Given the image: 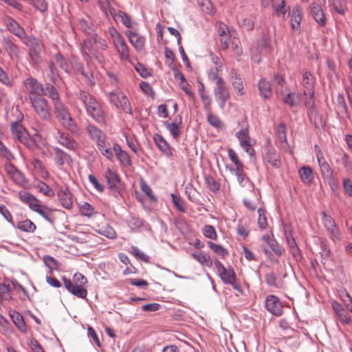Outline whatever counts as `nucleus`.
Returning a JSON list of instances; mask_svg holds the SVG:
<instances>
[{"label": "nucleus", "instance_id": "nucleus-1", "mask_svg": "<svg viewBox=\"0 0 352 352\" xmlns=\"http://www.w3.org/2000/svg\"><path fill=\"white\" fill-rule=\"evenodd\" d=\"M53 112L55 118L63 129L74 135H80L81 129L75 120L72 118L69 109L62 101L56 102L53 105Z\"/></svg>", "mask_w": 352, "mask_h": 352}, {"label": "nucleus", "instance_id": "nucleus-2", "mask_svg": "<svg viewBox=\"0 0 352 352\" xmlns=\"http://www.w3.org/2000/svg\"><path fill=\"white\" fill-rule=\"evenodd\" d=\"M78 100L84 105L87 114L98 124L105 122V113L100 103L90 93L80 90Z\"/></svg>", "mask_w": 352, "mask_h": 352}, {"label": "nucleus", "instance_id": "nucleus-3", "mask_svg": "<svg viewBox=\"0 0 352 352\" xmlns=\"http://www.w3.org/2000/svg\"><path fill=\"white\" fill-rule=\"evenodd\" d=\"M30 103L36 116L43 121L49 122L52 118V109L47 100L42 95L36 97L32 96Z\"/></svg>", "mask_w": 352, "mask_h": 352}, {"label": "nucleus", "instance_id": "nucleus-4", "mask_svg": "<svg viewBox=\"0 0 352 352\" xmlns=\"http://www.w3.org/2000/svg\"><path fill=\"white\" fill-rule=\"evenodd\" d=\"M301 84L303 87V94L306 96L305 104L308 108H312L314 106V101L312 100L314 85L312 75L309 72L304 71L302 72Z\"/></svg>", "mask_w": 352, "mask_h": 352}, {"label": "nucleus", "instance_id": "nucleus-5", "mask_svg": "<svg viewBox=\"0 0 352 352\" xmlns=\"http://www.w3.org/2000/svg\"><path fill=\"white\" fill-rule=\"evenodd\" d=\"M20 39L29 48L30 58L32 60L38 59L43 48L42 41L33 34L27 35L26 32L25 33V36Z\"/></svg>", "mask_w": 352, "mask_h": 352}, {"label": "nucleus", "instance_id": "nucleus-6", "mask_svg": "<svg viewBox=\"0 0 352 352\" xmlns=\"http://www.w3.org/2000/svg\"><path fill=\"white\" fill-rule=\"evenodd\" d=\"M10 129L14 138L27 147L32 148L34 146V142L30 138L28 131L20 122H12L10 125Z\"/></svg>", "mask_w": 352, "mask_h": 352}, {"label": "nucleus", "instance_id": "nucleus-7", "mask_svg": "<svg viewBox=\"0 0 352 352\" xmlns=\"http://www.w3.org/2000/svg\"><path fill=\"white\" fill-rule=\"evenodd\" d=\"M236 137L237 138L240 146L243 149L248 153L251 157H255V151L253 148V145L255 142L252 140L249 135L248 127L241 129L240 131L236 133Z\"/></svg>", "mask_w": 352, "mask_h": 352}, {"label": "nucleus", "instance_id": "nucleus-8", "mask_svg": "<svg viewBox=\"0 0 352 352\" xmlns=\"http://www.w3.org/2000/svg\"><path fill=\"white\" fill-rule=\"evenodd\" d=\"M214 95L220 108L223 109L230 96L229 89L223 79L218 80L214 88Z\"/></svg>", "mask_w": 352, "mask_h": 352}, {"label": "nucleus", "instance_id": "nucleus-9", "mask_svg": "<svg viewBox=\"0 0 352 352\" xmlns=\"http://www.w3.org/2000/svg\"><path fill=\"white\" fill-rule=\"evenodd\" d=\"M322 223L327 232H329L331 239L333 241H340L341 234L335 223L334 219L324 211L322 212Z\"/></svg>", "mask_w": 352, "mask_h": 352}, {"label": "nucleus", "instance_id": "nucleus-10", "mask_svg": "<svg viewBox=\"0 0 352 352\" xmlns=\"http://www.w3.org/2000/svg\"><path fill=\"white\" fill-rule=\"evenodd\" d=\"M2 21L7 30L19 38H23L26 32L25 29L13 18L8 15H4Z\"/></svg>", "mask_w": 352, "mask_h": 352}, {"label": "nucleus", "instance_id": "nucleus-11", "mask_svg": "<svg viewBox=\"0 0 352 352\" xmlns=\"http://www.w3.org/2000/svg\"><path fill=\"white\" fill-rule=\"evenodd\" d=\"M23 85L26 91L28 93L30 100L32 96L36 97L38 95H42L43 91V85L35 78L29 77L26 78L23 82Z\"/></svg>", "mask_w": 352, "mask_h": 352}, {"label": "nucleus", "instance_id": "nucleus-12", "mask_svg": "<svg viewBox=\"0 0 352 352\" xmlns=\"http://www.w3.org/2000/svg\"><path fill=\"white\" fill-rule=\"evenodd\" d=\"M56 139L60 144L69 151H76L78 148L77 142L67 133L58 130Z\"/></svg>", "mask_w": 352, "mask_h": 352}, {"label": "nucleus", "instance_id": "nucleus-13", "mask_svg": "<svg viewBox=\"0 0 352 352\" xmlns=\"http://www.w3.org/2000/svg\"><path fill=\"white\" fill-rule=\"evenodd\" d=\"M214 264L221 280L225 284L232 283V281H233L234 278L236 277L233 268L232 267H229L228 268L225 267L217 259L214 260Z\"/></svg>", "mask_w": 352, "mask_h": 352}, {"label": "nucleus", "instance_id": "nucleus-14", "mask_svg": "<svg viewBox=\"0 0 352 352\" xmlns=\"http://www.w3.org/2000/svg\"><path fill=\"white\" fill-rule=\"evenodd\" d=\"M4 169L10 178L17 185L23 186L26 180L24 174L21 172L14 164L7 163L4 165Z\"/></svg>", "mask_w": 352, "mask_h": 352}, {"label": "nucleus", "instance_id": "nucleus-15", "mask_svg": "<svg viewBox=\"0 0 352 352\" xmlns=\"http://www.w3.org/2000/svg\"><path fill=\"white\" fill-rule=\"evenodd\" d=\"M62 280L65 288L71 294L80 298H85L87 296V291L84 285L75 284L70 279L65 277H63Z\"/></svg>", "mask_w": 352, "mask_h": 352}, {"label": "nucleus", "instance_id": "nucleus-16", "mask_svg": "<svg viewBox=\"0 0 352 352\" xmlns=\"http://www.w3.org/2000/svg\"><path fill=\"white\" fill-rule=\"evenodd\" d=\"M265 307L268 311L276 316H280L283 314L281 303L279 299L274 295H270L267 297Z\"/></svg>", "mask_w": 352, "mask_h": 352}, {"label": "nucleus", "instance_id": "nucleus-17", "mask_svg": "<svg viewBox=\"0 0 352 352\" xmlns=\"http://www.w3.org/2000/svg\"><path fill=\"white\" fill-rule=\"evenodd\" d=\"M310 13L320 27H324L327 23L324 13L318 3L312 2L310 5Z\"/></svg>", "mask_w": 352, "mask_h": 352}, {"label": "nucleus", "instance_id": "nucleus-18", "mask_svg": "<svg viewBox=\"0 0 352 352\" xmlns=\"http://www.w3.org/2000/svg\"><path fill=\"white\" fill-rule=\"evenodd\" d=\"M125 34L127 36L132 46L138 52H141L144 49L145 38L131 30H126Z\"/></svg>", "mask_w": 352, "mask_h": 352}, {"label": "nucleus", "instance_id": "nucleus-19", "mask_svg": "<svg viewBox=\"0 0 352 352\" xmlns=\"http://www.w3.org/2000/svg\"><path fill=\"white\" fill-rule=\"evenodd\" d=\"M16 289L14 283L9 279H6L0 283V294L3 300L10 301L13 299V292Z\"/></svg>", "mask_w": 352, "mask_h": 352}, {"label": "nucleus", "instance_id": "nucleus-20", "mask_svg": "<svg viewBox=\"0 0 352 352\" xmlns=\"http://www.w3.org/2000/svg\"><path fill=\"white\" fill-rule=\"evenodd\" d=\"M261 4L264 8L272 6L278 16L284 15L288 10L285 6V0H261Z\"/></svg>", "mask_w": 352, "mask_h": 352}, {"label": "nucleus", "instance_id": "nucleus-21", "mask_svg": "<svg viewBox=\"0 0 352 352\" xmlns=\"http://www.w3.org/2000/svg\"><path fill=\"white\" fill-rule=\"evenodd\" d=\"M113 152L122 166L130 167L132 165L131 157L128 153L122 149L118 143L113 144Z\"/></svg>", "mask_w": 352, "mask_h": 352}, {"label": "nucleus", "instance_id": "nucleus-22", "mask_svg": "<svg viewBox=\"0 0 352 352\" xmlns=\"http://www.w3.org/2000/svg\"><path fill=\"white\" fill-rule=\"evenodd\" d=\"M113 45L122 60H128L129 59L130 50L123 36L114 41Z\"/></svg>", "mask_w": 352, "mask_h": 352}, {"label": "nucleus", "instance_id": "nucleus-23", "mask_svg": "<svg viewBox=\"0 0 352 352\" xmlns=\"http://www.w3.org/2000/svg\"><path fill=\"white\" fill-rule=\"evenodd\" d=\"M96 144V146L101 154L107 159L111 161L113 158V150L111 144L107 141L106 138H104Z\"/></svg>", "mask_w": 352, "mask_h": 352}, {"label": "nucleus", "instance_id": "nucleus-24", "mask_svg": "<svg viewBox=\"0 0 352 352\" xmlns=\"http://www.w3.org/2000/svg\"><path fill=\"white\" fill-rule=\"evenodd\" d=\"M86 131L91 140L94 141L96 143L106 138V135L102 130L98 128L93 124L88 123L86 126Z\"/></svg>", "mask_w": 352, "mask_h": 352}, {"label": "nucleus", "instance_id": "nucleus-25", "mask_svg": "<svg viewBox=\"0 0 352 352\" xmlns=\"http://www.w3.org/2000/svg\"><path fill=\"white\" fill-rule=\"evenodd\" d=\"M19 197L21 201L28 204L30 208L32 210H34L41 205L40 201L28 192L20 191L19 192Z\"/></svg>", "mask_w": 352, "mask_h": 352}, {"label": "nucleus", "instance_id": "nucleus-26", "mask_svg": "<svg viewBox=\"0 0 352 352\" xmlns=\"http://www.w3.org/2000/svg\"><path fill=\"white\" fill-rule=\"evenodd\" d=\"M316 156L322 176L327 179H332L333 170L329 164L326 162L325 159L323 157L322 153H318L316 154Z\"/></svg>", "mask_w": 352, "mask_h": 352}, {"label": "nucleus", "instance_id": "nucleus-27", "mask_svg": "<svg viewBox=\"0 0 352 352\" xmlns=\"http://www.w3.org/2000/svg\"><path fill=\"white\" fill-rule=\"evenodd\" d=\"M58 197L63 207L66 209L73 207L72 197L67 188H60L58 192Z\"/></svg>", "mask_w": 352, "mask_h": 352}, {"label": "nucleus", "instance_id": "nucleus-28", "mask_svg": "<svg viewBox=\"0 0 352 352\" xmlns=\"http://www.w3.org/2000/svg\"><path fill=\"white\" fill-rule=\"evenodd\" d=\"M111 16L114 19H118L127 28H133L134 22L132 21L131 17L124 12L116 10H111Z\"/></svg>", "mask_w": 352, "mask_h": 352}, {"label": "nucleus", "instance_id": "nucleus-29", "mask_svg": "<svg viewBox=\"0 0 352 352\" xmlns=\"http://www.w3.org/2000/svg\"><path fill=\"white\" fill-rule=\"evenodd\" d=\"M109 188L114 191L117 190V184L120 183V179L118 175L110 168H107L104 174Z\"/></svg>", "mask_w": 352, "mask_h": 352}, {"label": "nucleus", "instance_id": "nucleus-30", "mask_svg": "<svg viewBox=\"0 0 352 352\" xmlns=\"http://www.w3.org/2000/svg\"><path fill=\"white\" fill-rule=\"evenodd\" d=\"M153 139L157 146L162 152H163L167 156L172 155V152L169 144L161 135L155 134Z\"/></svg>", "mask_w": 352, "mask_h": 352}, {"label": "nucleus", "instance_id": "nucleus-31", "mask_svg": "<svg viewBox=\"0 0 352 352\" xmlns=\"http://www.w3.org/2000/svg\"><path fill=\"white\" fill-rule=\"evenodd\" d=\"M231 82L238 95L243 94V83L240 75L234 69L231 70Z\"/></svg>", "mask_w": 352, "mask_h": 352}, {"label": "nucleus", "instance_id": "nucleus-32", "mask_svg": "<svg viewBox=\"0 0 352 352\" xmlns=\"http://www.w3.org/2000/svg\"><path fill=\"white\" fill-rule=\"evenodd\" d=\"M265 158L267 161L275 168H278L281 165V161L279 155L273 148H267L265 153Z\"/></svg>", "mask_w": 352, "mask_h": 352}, {"label": "nucleus", "instance_id": "nucleus-33", "mask_svg": "<svg viewBox=\"0 0 352 352\" xmlns=\"http://www.w3.org/2000/svg\"><path fill=\"white\" fill-rule=\"evenodd\" d=\"M2 43L6 51L15 56H18L19 54V47L14 43L11 37H3Z\"/></svg>", "mask_w": 352, "mask_h": 352}, {"label": "nucleus", "instance_id": "nucleus-34", "mask_svg": "<svg viewBox=\"0 0 352 352\" xmlns=\"http://www.w3.org/2000/svg\"><path fill=\"white\" fill-rule=\"evenodd\" d=\"M258 88L260 95L265 99L269 98L272 96V88L270 82L265 78L259 80Z\"/></svg>", "mask_w": 352, "mask_h": 352}, {"label": "nucleus", "instance_id": "nucleus-35", "mask_svg": "<svg viewBox=\"0 0 352 352\" xmlns=\"http://www.w3.org/2000/svg\"><path fill=\"white\" fill-rule=\"evenodd\" d=\"M42 94L49 97L52 101L53 104L56 102H60L59 94L55 87L51 84H47L43 88Z\"/></svg>", "mask_w": 352, "mask_h": 352}, {"label": "nucleus", "instance_id": "nucleus-36", "mask_svg": "<svg viewBox=\"0 0 352 352\" xmlns=\"http://www.w3.org/2000/svg\"><path fill=\"white\" fill-rule=\"evenodd\" d=\"M302 14L300 8L296 7L292 10L291 16L292 28L293 30L300 32Z\"/></svg>", "mask_w": 352, "mask_h": 352}, {"label": "nucleus", "instance_id": "nucleus-37", "mask_svg": "<svg viewBox=\"0 0 352 352\" xmlns=\"http://www.w3.org/2000/svg\"><path fill=\"white\" fill-rule=\"evenodd\" d=\"M192 256L201 265L210 267L212 266V261L210 256L204 252L192 253Z\"/></svg>", "mask_w": 352, "mask_h": 352}, {"label": "nucleus", "instance_id": "nucleus-38", "mask_svg": "<svg viewBox=\"0 0 352 352\" xmlns=\"http://www.w3.org/2000/svg\"><path fill=\"white\" fill-rule=\"evenodd\" d=\"M329 6L335 12L340 15H344L347 10L346 1L345 0H329Z\"/></svg>", "mask_w": 352, "mask_h": 352}, {"label": "nucleus", "instance_id": "nucleus-39", "mask_svg": "<svg viewBox=\"0 0 352 352\" xmlns=\"http://www.w3.org/2000/svg\"><path fill=\"white\" fill-rule=\"evenodd\" d=\"M10 315L14 324L18 328V329L23 333H25L27 328L24 322L23 317L19 312L14 311Z\"/></svg>", "mask_w": 352, "mask_h": 352}, {"label": "nucleus", "instance_id": "nucleus-40", "mask_svg": "<svg viewBox=\"0 0 352 352\" xmlns=\"http://www.w3.org/2000/svg\"><path fill=\"white\" fill-rule=\"evenodd\" d=\"M46 72L50 80L54 84L59 80L58 70L54 62L50 61L47 64Z\"/></svg>", "mask_w": 352, "mask_h": 352}, {"label": "nucleus", "instance_id": "nucleus-41", "mask_svg": "<svg viewBox=\"0 0 352 352\" xmlns=\"http://www.w3.org/2000/svg\"><path fill=\"white\" fill-rule=\"evenodd\" d=\"M301 180L305 183H311L314 179L313 171L309 166H303L298 171Z\"/></svg>", "mask_w": 352, "mask_h": 352}, {"label": "nucleus", "instance_id": "nucleus-42", "mask_svg": "<svg viewBox=\"0 0 352 352\" xmlns=\"http://www.w3.org/2000/svg\"><path fill=\"white\" fill-rule=\"evenodd\" d=\"M107 96L110 103L119 108V104L126 96L121 91H111L107 94Z\"/></svg>", "mask_w": 352, "mask_h": 352}, {"label": "nucleus", "instance_id": "nucleus-43", "mask_svg": "<svg viewBox=\"0 0 352 352\" xmlns=\"http://www.w3.org/2000/svg\"><path fill=\"white\" fill-rule=\"evenodd\" d=\"M33 211L38 213L41 216H42L45 220L47 221L52 223V210L47 207L46 206L40 205L36 208H35Z\"/></svg>", "mask_w": 352, "mask_h": 352}, {"label": "nucleus", "instance_id": "nucleus-44", "mask_svg": "<svg viewBox=\"0 0 352 352\" xmlns=\"http://www.w3.org/2000/svg\"><path fill=\"white\" fill-rule=\"evenodd\" d=\"M182 122V118L179 116V124H176L174 122H165L164 125L166 128L168 130L170 133L172 135L173 138L175 140H178L179 135H180V131H179V124Z\"/></svg>", "mask_w": 352, "mask_h": 352}, {"label": "nucleus", "instance_id": "nucleus-45", "mask_svg": "<svg viewBox=\"0 0 352 352\" xmlns=\"http://www.w3.org/2000/svg\"><path fill=\"white\" fill-rule=\"evenodd\" d=\"M208 246L214 253L220 256L222 258H225L229 254L228 250L221 245L208 241Z\"/></svg>", "mask_w": 352, "mask_h": 352}, {"label": "nucleus", "instance_id": "nucleus-46", "mask_svg": "<svg viewBox=\"0 0 352 352\" xmlns=\"http://www.w3.org/2000/svg\"><path fill=\"white\" fill-rule=\"evenodd\" d=\"M16 228L26 232H33L36 230L35 224L30 219H25L24 221H19L16 226Z\"/></svg>", "mask_w": 352, "mask_h": 352}, {"label": "nucleus", "instance_id": "nucleus-47", "mask_svg": "<svg viewBox=\"0 0 352 352\" xmlns=\"http://www.w3.org/2000/svg\"><path fill=\"white\" fill-rule=\"evenodd\" d=\"M54 59L59 67L65 72H68L71 68L67 59L60 53L58 52L54 55Z\"/></svg>", "mask_w": 352, "mask_h": 352}, {"label": "nucleus", "instance_id": "nucleus-48", "mask_svg": "<svg viewBox=\"0 0 352 352\" xmlns=\"http://www.w3.org/2000/svg\"><path fill=\"white\" fill-rule=\"evenodd\" d=\"M54 160H55L56 164H58L60 166H63L66 158L67 157H69V155L63 150H62L58 147H55L54 148Z\"/></svg>", "mask_w": 352, "mask_h": 352}, {"label": "nucleus", "instance_id": "nucleus-49", "mask_svg": "<svg viewBox=\"0 0 352 352\" xmlns=\"http://www.w3.org/2000/svg\"><path fill=\"white\" fill-rule=\"evenodd\" d=\"M201 232L204 236L211 240H217V234L214 228L211 225H205L201 228Z\"/></svg>", "mask_w": 352, "mask_h": 352}, {"label": "nucleus", "instance_id": "nucleus-50", "mask_svg": "<svg viewBox=\"0 0 352 352\" xmlns=\"http://www.w3.org/2000/svg\"><path fill=\"white\" fill-rule=\"evenodd\" d=\"M43 262L45 265L49 268L50 273L52 274L53 270H58V263L57 261L51 256H45L43 257Z\"/></svg>", "mask_w": 352, "mask_h": 352}, {"label": "nucleus", "instance_id": "nucleus-51", "mask_svg": "<svg viewBox=\"0 0 352 352\" xmlns=\"http://www.w3.org/2000/svg\"><path fill=\"white\" fill-rule=\"evenodd\" d=\"M276 133L280 142L287 143V126L284 123H280L277 126Z\"/></svg>", "mask_w": 352, "mask_h": 352}, {"label": "nucleus", "instance_id": "nucleus-52", "mask_svg": "<svg viewBox=\"0 0 352 352\" xmlns=\"http://www.w3.org/2000/svg\"><path fill=\"white\" fill-rule=\"evenodd\" d=\"M300 100V94L294 92L288 94L284 99L285 102L291 107L297 105L299 103Z\"/></svg>", "mask_w": 352, "mask_h": 352}, {"label": "nucleus", "instance_id": "nucleus-53", "mask_svg": "<svg viewBox=\"0 0 352 352\" xmlns=\"http://www.w3.org/2000/svg\"><path fill=\"white\" fill-rule=\"evenodd\" d=\"M205 182H206L208 188L210 190H211L212 192H216L219 190L220 185L212 176H211V175L206 176Z\"/></svg>", "mask_w": 352, "mask_h": 352}, {"label": "nucleus", "instance_id": "nucleus-54", "mask_svg": "<svg viewBox=\"0 0 352 352\" xmlns=\"http://www.w3.org/2000/svg\"><path fill=\"white\" fill-rule=\"evenodd\" d=\"M98 232L101 234V235H103L107 238H109V239H113L116 237V232L115 230H113V228H112L111 227H110L109 226H102L98 230Z\"/></svg>", "mask_w": 352, "mask_h": 352}, {"label": "nucleus", "instance_id": "nucleus-55", "mask_svg": "<svg viewBox=\"0 0 352 352\" xmlns=\"http://www.w3.org/2000/svg\"><path fill=\"white\" fill-rule=\"evenodd\" d=\"M207 120L210 125L216 128H221L223 126L221 120L214 114H212L211 111L207 112Z\"/></svg>", "mask_w": 352, "mask_h": 352}, {"label": "nucleus", "instance_id": "nucleus-56", "mask_svg": "<svg viewBox=\"0 0 352 352\" xmlns=\"http://www.w3.org/2000/svg\"><path fill=\"white\" fill-rule=\"evenodd\" d=\"M99 6L105 16L109 14L111 15V10H116V9L111 7L109 0H101L98 1Z\"/></svg>", "mask_w": 352, "mask_h": 352}, {"label": "nucleus", "instance_id": "nucleus-57", "mask_svg": "<svg viewBox=\"0 0 352 352\" xmlns=\"http://www.w3.org/2000/svg\"><path fill=\"white\" fill-rule=\"evenodd\" d=\"M80 212L82 215L89 217H91L95 212L94 207L87 202L80 206Z\"/></svg>", "mask_w": 352, "mask_h": 352}, {"label": "nucleus", "instance_id": "nucleus-58", "mask_svg": "<svg viewBox=\"0 0 352 352\" xmlns=\"http://www.w3.org/2000/svg\"><path fill=\"white\" fill-rule=\"evenodd\" d=\"M172 201L175 206V207L180 212H186V206L184 201L177 195L174 194H171Z\"/></svg>", "mask_w": 352, "mask_h": 352}, {"label": "nucleus", "instance_id": "nucleus-59", "mask_svg": "<svg viewBox=\"0 0 352 352\" xmlns=\"http://www.w3.org/2000/svg\"><path fill=\"white\" fill-rule=\"evenodd\" d=\"M239 25L246 30H252L254 27L253 17L251 16L245 17L241 21L239 22Z\"/></svg>", "mask_w": 352, "mask_h": 352}, {"label": "nucleus", "instance_id": "nucleus-60", "mask_svg": "<svg viewBox=\"0 0 352 352\" xmlns=\"http://www.w3.org/2000/svg\"><path fill=\"white\" fill-rule=\"evenodd\" d=\"M37 189L40 192L47 197L54 196V192L52 188L44 182H41L40 184H38L37 186Z\"/></svg>", "mask_w": 352, "mask_h": 352}, {"label": "nucleus", "instance_id": "nucleus-61", "mask_svg": "<svg viewBox=\"0 0 352 352\" xmlns=\"http://www.w3.org/2000/svg\"><path fill=\"white\" fill-rule=\"evenodd\" d=\"M258 225L261 230H265L267 227V222L265 216V211L262 208H258Z\"/></svg>", "mask_w": 352, "mask_h": 352}, {"label": "nucleus", "instance_id": "nucleus-62", "mask_svg": "<svg viewBox=\"0 0 352 352\" xmlns=\"http://www.w3.org/2000/svg\"><path fill=\"white\" fill-rule=\"evenodd\" d=\"M130 253L142 261L147 262L148 261V256L144 252H141L139 248L135 246L131 247Z\"/></svg>", "mask_w": 352, "mask_h": 352}, {"label": "nucleus", "instance_id": "nucleus-63", "mask_svg": "<svg viewBox=\"0 0 352 352\" xmlns=\"http://www.w3.org/2000/svg\"><path fill=\"white\" fill-rule=\"evenodd\" d=\"M273 83L278 91H283L285 83L283 76L275 74L273 78Z\"/></svg>", "mask_w": 352, "mask_h": 352}, {"label": "nucleus", "instance_id": "nucleus-64", "mask_svg": "<svg viewBox=\"0 0 352 352\" xmlns=\"http://www.w3.org/2000/svg\"><path fill=\"white\" fill-rule=\"evenodd\" d=\"M119 108H121L126 113L130 115L133 114L131 103L126 96H125L121 101V103L119 104Z\"/></svg>", "mask_w": 352, "mask_h": 352}]
</instances>
